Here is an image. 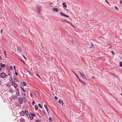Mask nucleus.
Listing matches in <instances>:
<instances>
[{"label":"nucleus","mask_w":122,"mask_h":122,"mask_svg":"<svg viewBox=\"0 0 122 122\" xmlns=\"http://www.w3.org/2000/svg\"><path fill=\"white\" fill-rule=\"evenodd\" d=\"M0 76L1 78H5L6 76V75L5 73L2 72L0 74Z\"/></svg>","instance_id":"1"},{"label":"nucleus","mask_w":122,"mask_h":122,"mask_svg":"<svg viewBox=\"0 0 122 122\" xmlns=\"http://www.w3.org/2000/svg\"><path fill=\"white\" fill-rule=\"evenodd\" d=\"M79 72L82 78L84 79H86V77L84 74L83 73H81L80 71H79Z\"/></svg>","instance_id":"2"},{"label":"nucleus","mask_w":122,"mask_h":122,"mask_svg":"<svg viewBox=\"0 0 122 122\" xmlns=\"http://www.w3.org/2000/svg\"><path fill=\"white\" fill-rule=\"evenodd\" d=\"M12 84H13V85L15 88H16L17 85L16 83L13 81H12Z\"/></svg>","instance_id":"3"},{"label":"nucleus","mask_w":122,"mask_h":122,"mask_svg":"<svg viewBox=\"0 0 122 122\" xmlns=\"http://www.w3.org/2000/svg\"><path fill=\"white\" fill-rule=\"evenodd\" d=\"M30 119L31 120H32L33 119V117L35 116V115L33 113H31L30 115Z\"/></svg>","instance_id":"4"},{"label":"nucleus","mask_w":122,"mask_h":122,"mask_svg":"<svg viewBox=\"0 0 122 122\" xmlns=\"http://www.w3.org/2000/svg\"><path fill=\"white\" fill-rule=\"evenodd\" d=\"M18 101L19 103L20 104H21L22 103L23 100L22 98H19L18 99Z\"/></svg>","instance_id":"5"},{"label":"nucleus","mask_w":122,"mask_h":122,"mask_svg":"<svg viewBox=\"0 0 122 122\" xmlns=\"http://www.w3.org/2000/svg\"><path fill=\"white\" fill-rule=\"evenodd\" d=\"M20 114L21 116H24L25 114L24 111L23 110L21 111V112H20Z\"/></svg>","instance_id":"6"},{"label":"nucleus","mask_w":122,"mask_h":122,"mask_svg":"<svg viewBox=\"0 0 122 122\" xmlns=\"http://www.w3.org/2000/svg\"><path fill=\"white\" fill-rule=\"evenodd\" d=\"M44 107L46 109V111H47V112L48 113H49V110L47 108V106L45 104L44 105Z\"/></svg>","instance_id":"7"},{"label":"nucleus","mask_w":122,"mask_h":122,"mask_svg":"<svg viewBox=\"0 0 122 122\" xmlns=\"http://www.w3.org/2000/svg\"><path fill=\"white\" fill-rule=\"evenodd\" d=\"M41 9L40 7H37V11L39 15H40V12Z\"/></svg>","instance_id":"8"},{"label":"nucleus","mask_w":122,"mask_h":122,"mask_svg":"<svg viewBox=\"0 0 122 122\" xmlns=\"http://www.w3.org/2000/svg\"><path fill=\"white\" fill-rule=\"evenodd\" d=\"M52 10L54 11L57 12L58 11V9L57 8H54Z\"/></svg>","instance_id":"9"},{"label":"nucleus","mask_w":122,"mask_h":122,"mask_svg":"<svg viewBox=\"0 0 122 122\" xmlns=\"http://www.w3.org/2000/svg\"><path fill=\"white\" fill-rule=\"evenodd\" d=\"M13 79H14V81L15 82L17 81V79L16 78V76H15V75L14 76Z\"/></svg>","instance_id":"10"},{"label":"nucleus","mask_w":122,"mask_h":122,"mask_svg":"<svg viewBox=\"0 0 122 122\" xmlns=\"http://www.w3.org/2000/svg\"><path fill=\"white\" fill-rule=\"evenodd\" d=\"M17 97L16 95H13L12 96V99H15L16 98H17Z\"/></svg>","instance_id":"11"},{"label":"nucleus","mask_w":122,"mask_h":122,"mask_svg":"<svg viewBox=\"0 0 122 122\" xmlns=\"http://www.w3.org/2000/svg\"><path fill=\"white\" fill-rule=\"evenodd\" d=\"M62 5H63V8H66L67 7V5L64 2H63L62 3Z\"/></svg>","instance_id":"12"},{"label":"nucleus","mask_w":122,"mask_h":122,"mask_svg":"<svg viewBox=\"0 0 122 122\" xmlns=\"http://www.w3.org/2000/svg\"><path fill=\"white\" fill-rule=\"evenodd\" d=\"M9 91L11 93H12L14 92L12 88L10 89L9 90Z\"/></svg>","instance_id":"13"},{"label":"nucleus","mask_w":122,"mask_h":122,"mask_svg":"<svg viewBox=\"0 0 122 122\" xmlns=\"http://www.w3.org/2000/svg\"><path fill=\"white\" fill-rule=\"evenodd\" d=\"M25 114L27 116H28V111L25 110L24 111Z\"/></svg>","instance_id":"14"},{"label":"nucleus","mask_w":122,"mask_h":122,"mask_svg":"<svg viewBox=\"0 0 122 122\" xmlns=\"http://www.w3.org/2000/svg\"><path fill=\"white\" fill-rule=\"evenodd\" d=\"M0 66L1 67H4L5 66V65L1 63H0Z\"/></svg>","instance_id":"15"},{"label":"nucleus","mask_w":122,"mask_h":122,"mask_svg":"<svg viewBox=\"0 0 122 122\" xmlns=\"http://www.w3.org/2000/svg\"><path fill=\"white\" fill-rule=\"evenodd\" d=\"M20 122H24L25 120L23 118H22L20 119Z\"/></svg>","instance_id":"16"},{"label":"nucleus","mask_w":122,"mask_h":122,"mask_svg":"<svg viewBox=\"0 0 122 122\" xmlns=\"http://www.w3.org/2000/svg\"><path fill=\"white\" fill-rule=\"evenodd\" d=\"M17 48L19 51L21 52L22 51V50L19 47H17Z\"/></svg>","instance_id":"17"},{"label":"nucleus","mask_w":122,"mask_h":122,"mask_svg":"<svg viewBox=\"0 0 122 122\" xmlns=\"http://www.w3.org/2000/svg\"><path fill=\"white\" fill-rule=\"evenodd\" d=\"M79 81L84 85H86V83L84 82L81 81V80H79Z\"/></svg>","instance_id":"18"},{"label":"nucleus","mask_w":122,"mask_h":122,"mask_svg":"<svg viewBox=\"0 0 122 122\" xmlns=\"http://www.w3.org/2000/svg\"><path fill=\"white\" fill-rule=\"evenodd\" d=\"M32 92L35 95H36V92L35 90H32Z\"/></svg>","instance_id":"19"},{"label":"nucleus","mask_w":122,"mask_h":122,"mask_svg":"<svg viewBox=\"0 0 122 122\" xmlns=\"http://www.w3.org/2000/svg\"><path fill=\"white\" fill-rule=\"evenodd\" d=\"M35 109L36 110H37L38 109V107L37 105H36L35 106Z\"/></svg>","instance_id":"20"},{"label":"nucleus","mask_w":122,"mask_h":122,"mask_svg":"<svg viewBox=\"0 0 122 122\" xmlns=\"http://www.w3.org/2000/svg\"><path fill=\"white\" fill-rule=\"evenodd\" d=\"M16 94L17 95H16L17 96H19V92H16Z\"/></svg>","instance_id":"21"},{"label":"nucleus","mask_w":122,"mask_h":122,"mask_svg":"<svg viewBox=\"0 0 122 122\" xmlns=\"http://www.w3.org/2000/svg\"><path fill=\"white\" fill-rule=\"evenodd\" d=\"M119 66L122 67V62L121 61L119 63Z\"/></svg>","instance_id":"22"},{"label":"nucleus","mask_w":122,"mask_h":122,"mask_svg":"<svg viewBox=\"0 0 122 122\" xmlns=\"http://www.w3.org/2000/svg\"><path fill=\"white\" fill-rule=\"evenodd\" d=\"M38 105L41 108H42V106H41V105L39 103L38 104Z\"/></svg>","instance_id":"23"},{"label":"nucleus","mask_w":122,"mask_h":122,"mask_svg":"<svg viewBox=\"0 0 122 122\" xmlns=\"http://www.w3.org/2000/svg\"><path fill=\"white\" fill-rule=\"evenodd\" d=\"M91 44L92 45V46H90L89 47V48H92V47H94V46L93 44L92 43H91Z\"/></svg>","instance_id":"24"},{"label":"nucleus","mask_w":122,"mask_h":122,"mask_svg":"<svg viewBox=\"0 0 122 122\" xmlns=\"http://www.w3.org/2000/svg\"><path fill=\"white\" fill-rule=\"evenodd\" d=\"M76 76V77L77 78V79L79 81V80H80V79L79 78V77H78V76H77V75L76 74V75H75Z\"/></svg>","instance_id":"25"},{"label":"nucleus","mask_w":122,"mask_h":122,"mask_svg":"<svg viewBox=\"0 0 122 122\" xmlns=\"http://www.w3.org/2000/svg\"><path fill=\"white\" fill-rule=\"evenodd\" d=\"M23 85L24 86H26V82H23Z\"/></svg>","instance_id":"26"},{"label":"nucleus","mask_w":122,"mask_h":122,"mask_svg":"<svg viewBox=\"0 0 122 122\" xmlns=\"http://www.w3.org/2000/svg\"><path fill=\"white\" fill-rule=\"evenodd\" d=\"M21 89L22 90V91L24 92H26V91H25L23 89V88L22 87H21Z\"/></svg>","instance_id":"27"},{"label":"nucleus","mask_w":122,"mask_h":122,"mask_svg":"<svg viewBox=\"0 0 122 122\" xmlns=\"http://www.w3.org/2000/svg\"><path fill=\"white\" fill-rule=\"evenodd\" d=\"M67 23H68L69 24H70L72 26H74L73 25H72V24H71L70 22H69L68 21H67Z\"/></svg>","instance_id":"28"},{"label":"nucleus","mask_w":122,"mask_h":122,"mask_svg":"<svg viewBox=\"0 0 122 122\" xmlns=\"http://www.w3.org/2000/svg\"><path fill=\"white\" fill-rule=\"evenodd\" d=\"M61 21L62 22H63V21H65L66 22H67V21H68L66 20H61Z\"/></svg>","instance_id":"29"},{"label":"nucleus","mask_w":122,"mask_h":122,"mask_svg":"<svg viewBox=\"0 0 122 122\" xmlns=\"http://www.w3.org/2000/svg\"><path fill=\"white\" fill-rule=\"evenodd\" d=\"M9 68L11 70H12L13 68L12 67V66H10V67Z\"/></svg>","instance_id":"30"},{"label":"nucleus","mask_w":122,"mask_h":122,"mask_svg":"<svg viewBox=\"0 0 122 122\" xmlns=\"http://www.w3.org/2000/svg\"><path fill=\"white\" fill-rule=\"evenodd\" d=\"M60 14L62 15H66L63 13L62 12H61L60 13Z\"/></svg>","instance_id":"31"},{"label":"nucleus","mask_w":122,"mask_h":122,"mask_svg":"<svg viewBox=\"0 0 122 122\" xmlns=\"http://www.w3.org/2000/svg\"><path fill=\"white\" fill-rule=\"evenodd\" d=\"M49 120L50 121H52V118L51 117H50L49 118Z\"/></svg>","instance_id":"32"},{"label":"nucleus","mask_w":122,"mask_h":122,"mask_svg":"<svg viewBox=\"0 0 122 122\" xmlns=\"http://www.w3.org/2000/svg\"><path fill=\"white\" fill-rule=\"evenodd\" d=\"M114 9L116 10H118V8H117L116 7V6H115L114 7Z\"/></svg>","instance_id":"33"},{"label":"nucleus","mask_w":122,"mask_h":122,"mask_svg":"<svg viewBox=\"0 0 122 122\" xmlns=\"http://www.w3.org/2000/svg\"><path fill=\"white\" fill-rule=\"evenodd\" d=\"M61 100L60 99H59L58 101V102L59 103H61Z\"/></svg>","instance_id":"34"},{"label":"nucleus","mask_w":122,"mask_h":122,"mask_svg":"<svg viewBox=\"0 0 122 122\" xmlns=\"http://www.w3.org/2000/svg\"><path fill=\"white\" fill-rule=\"evenodd\" d=\"M35 103V102L34 101H33L32 102V105H34Z\"/></svg>","instance_id":"35"},{"label":"nucleus","mask_w":122,"mask_h":122,"mask_svg":"<svg viewBox=\"0 0 122 122\" xmlns=\"http://www.w3.org/2000/svg\"><path fill=\"white\" fill-rule=\"evenodd\" d=\"M112 53L113 55H114V53L113 51H112L111 52Z\"/></svg>","instance_id":"36"},{"label":"nucleus","mask_w":122,"mask_h":122,"mask_svg":"<svg viewBox=\"0 0 122 122\" xmlns=\"http://www.w3.org/2000/svg\"><path fill=\"white\" fill-rule=\"evenodd\" d=\"M36 122H41V121L39 120H37L36 121Z\"/></svg>","instance_id":"37"},{"label":"nucleus","mask_w":122,"mask_h":122,"mask_svg":"<svg viewBox=\"0 0 122 122\" xmlns=\"http://www.w3.org/2000/svg\"><path fill=\"white\" fill-rule=\"evenodd\" d=\"M54 98L55 100H57L58 99L57 97L56 96H55L54 97Z\"/></svg>","instance_id":"38"},{"label":"nucleus","mask_w":122,"mask_h":122,"mask_svg":"<svg viewBox=\"0 0 122 122\" xmlns=\"http://www.w3.org/2000/svg\"><path fill=\"white\" fill-rule=\"evenodd\" d=\"M106 2L107 4L108 5L109 4V2L107 1V0H106Z\"/></svg>","instance_id":"39"},{"label":"nucleus","mask_w":122,"mask_h":122,"mask_svg":"<svg viewBox=\"0 0 122 122\" xmlns=\"http://www.w3.org/2000/svg\"><path fill=\"white\" fill-rule=\"evenodd\" d=\"M36 74L37 76L39 78H40V76L37 73H36Z\"/></svg>","instance_id":"40"},{"label":"nucleus","mask_w":122,"mask_h":122,"mask_svg":"<svg viewBox=\"0 0 122 122\" xmlns=\"http://www.w3.org/2000/svg\"><path fill=\"white\" fill-rule=\"evenodd\" d=\"M15 75H16V76H17V75H18V74H17V72L16 71H15Z\"/></svg>","instance_id":"41"},{"label":"nucleus","mask_w":122,"mask_h":122,"mask_svg":"<svg viewBox=\"0 0 122 122\" xmlns=\"http://www.w3.org/2000/svg\"><path fill=\"white\" fill-rule=\"evenodd\" d=\"M4 53L5 56H6V51H4Z\"/></svg>","instance_id":"42"},{"label":"nucleus","mask_w":122,"mask_h":122,"mask_svg":"<svg viewBox=\"0 0 122 122\" xmlns=\"http://www.w3.org/2000/svg\"><path fill=\"white\" fill-rule=\"evenodd\" d=\"M23 57H24V59H26V57H25V56L24 55H23Z\"/></svg>","instance_id":"43"},{"label":"nucleus","mask_w":122,"mask_h":122,"mask_svg":"<svg viewBox=\"0 0 122 122\" xmlns=\"http://www.w3.org/2000/svg\"><path fill=\"white\" fill-rule=\"evenodd\" d=\"M15 70V66H13Z\"/></svg>","instance_id":"44"},{"label":"nucleus","mask_w":122,"mask_h":122,"mask_svg":"<svg viewBox=\"0 0 122 122\" xmlns=\"http://www.w3.org/2000/svg\"><path fill=\"white\" fill-rule=\"evenodd\" d=\"M120 2L122 4V0H121L120 1Z\"/></svg>","instance_id":"45"},{"label":"nucleus","mask_w":122,"mask_h":122,"mask_svg":"<svg viewBox=\"0 0 122 122\" xmlns=\"http://www.w3.org/2000/svg\"><path fill=\"white\" fill-rule=\"evenodd\" d=\"M20 60L22 61V62L23 63H25V62H24V61L23 60H22L21 59H20Z\"/></svg>","instance_id":"46"},{"label":"nucleus","mask_w":122,"mask_h":122,"mask_svg":"<svg viewBox=\"0 0 122 122\" xmlns=\"http://www.w3.org/2000/svg\"><path fill=\"white\" fill-rule=\"evenodd\" d=\"M72 72L75 75H76V74L75 73V72L74 71H72Z\"/></svg>","instance_id":"47"},{"label":"nucleus","mask_w":122,"mask_h":122,"mask_svg":"<svg viewBox=\"0 0 122 122\" xmlns=\"http://www.w3.org/2000/svg\"><path fill=\"white\" fill-rule=\"evenodd\" d=\"M16 90L17 91V92H19V89L18 88L16 89Z\"/></svg>","instance_id":"48"},{"label":"nucleus","mask_w":122,"mask_h":122,"mask_svg":"<svg viewBox=\"0 0 122 122\" xmlns=\"http://www.w3.org/2000/svg\"><path fill=\"white\" fill-rule=\"evenodd\" d=\"M65 16V17H67V18H69V17L68 16Z\"/></svg>","instance_id":"49"},{"label":"nucleus","mask_w":122,"mask_h":122,"mask_svg":"<svg viewBox=\"0 0 122 122\" xmlns=\"http://www.w3.org/2000/svg\"><path fill=\"white\" fill-rule=\"evenodd\" d=\"M3 29H2L1 31V33H2V31H3Z\"/></svg>","instance_id":"50"},{"label":"nucleus","mask_w":122,"mask_h":122,"mask_svg":"<svg viewBox=\"0 0 122 122\" xmlns=\"http://www.w3.org/2000/svg\"><path fill=\"white\" fill-rule=\"evenodd\" d=\"M26 100V99L25 98H24V100L25 101V102Z\"/></svg>","instance_id":"51"},{"label":"nucleus","mask_w":122,"mask_h":122,"mask_svg":"<svg viewBox=\"0 0 122 122\" xmlns=\"http://www.w3.org/2000/svg\"><path fill=\"white\" fill-rule=\"evenodd\" d=\"M43 112L44 113V114H46V113L44 111H43Z\"/></svg>","instance_id":"52"},{"label":"nucleus","mask_w":122,"mask_h":122,"mask_svg":"<svg viewBox=\"0 0 122 122\" xmlns=\"http://www.w3.org/2000/svg\"><path fill=\"white\" fill-rule=\"evenodd\" d=\"M2 68L1 67H0V71L2 70Z\"/></svg>","instance_id":"53"},{"label":"nucleus","mask_w":122,"mask_h":122,"mask_svg":"<svg viewBox=\"0 0 122 122\" xmlns=\"http://www.w3.org/2000/svg\"><path fill=\"white\" fill-rule=\"evenodd\" d=\"M1 59V57L0 56V60Z\"/></svg>","instance_id":"54"},{"label":"nucleus","mask_w":122,"mask_h":122,"mask_svg":"<svg viewBox=\"0 0 122 122\" xmlns=\"http://www.w3.org/2000/svg\"><path fill=\"white\" fill-rule=\"evenodd\" d=\"M27 71L29 73H30V72H29V71H28V70H27Z\"/></svg>","instance_id":"55"},{"label":"nucleus","mask_w":122,"mask_h":122,"mask_svg":"<svg viewBox=\"0 0 122 122\" xmlns=\"http://www.w3.org/2000/svg\"><path fill=\"white\" fill-rule=\"evenodd\" d=\"M13 80V79L12 78H11L10 81H11V80Z\"/></svg>","instance_id":"56"},{"label":"nucleus","mask_w":122,"mask_h":122,"mask_svg":"<svg viewBox=\"0 0 122 122\" xmlns=\"http://www.w3.org/2000/svg\"><path fill=\"white\" fill-rule=\"evenodd\" d=\"M37 115L38 116H39V114L38 113H37Z\"/></svg>","instance_id":"57"},{"label":"nucleus","mask_w":122,"mask_h":122,"mask_svg":"<svg viewBox=\"0 0 122 122\" xmlns=\"http://www.w3.org/2000/svg\"><path fill=\"white\" fill-rule=\"evenodd\" d=\"M7 75H8V76H10V74H8Z\"/></svg>","instance_id":"58"},{"label":"nucleus","mask_w":122,"mask_h":122,"mask_svg":"<svg viewBox=\"0 0 122 122\" xmlns=\"http://www.w3.org/2000/svg\"><path fill=\"white\" fill-rule=\"evenodd\" d=\"M1 84V82H0V85Z\"/></svg>","instance_id":"59"},{"label":"nucleus","mask_w":122,"mask_h":122,"mask_svg":"<svg viewBox=\"0 0 122 122\" xmlns=\"http://www.w3.org/2000/svg\"><path fill=\"white\" fill-rule=\"evenodd\" d=\"M63 101H62V104L63 105Z\"/></svg>","instance_id":"60"},{"label":"nucleus","mask_w":122,"mask_h":122,"mask_svg":"<svg viewBox=\"0 0 122 122\" xmlns=\"http://www.w3.org/2000/svg\"><path fill=\"white\" fill-rule=\"evenodd\" d=\"M92 77L94 78V77L93 76H92Z\"/></svg>","instance_id":"61"},{"label":"nucleus","mask_w":122,"mask_h":122,"mask_svg":"<svg viewBox=\"0 0 122 122\" xmlns=\"http://www.w3.org/2000/svg\"><path fill=\"white\" fill-rule=\"evenodd\" d=\"M121 96H122V93H121Z\"/></svg>","instance_id":"62"},{"label":"nucleus","mask_w":122,"mask_h":122,"mask_svg":"<svg viewBox=\"0 0 122 122\" xmlns=\"http://www.w3.org/2000/svg\"><path fill=\"white\" fill-rule=\"evenodd\" d=\"M71 15H72V13H71Z\"/></svg>","instance_id":"63"}]
</instances>
